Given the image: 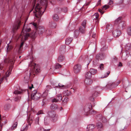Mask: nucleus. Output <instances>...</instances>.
<instances>
[{
	"instance_id": "nucleus-23",
	"label": "nucleus",
	"mask_w": 131,
	"mask_h": 131,
	"mask_svg": "<svg viewBox=\"0 0 131 131\" xmlns=\"http://www.w3.org/2000/svg\"><path fill=\"white\" fill-rule=\"evenodd\" d=\"M99 17V15L97 13H95L92 17V18L93 20L97 21Z\"/></svg>"
},
{
	"instance_id": "nucleus-49",
	"label": "nucleus",
	"mask_w": 131,
	"mask_h": 131,
	"mask_svg": "<svg viewBox=\"0 0 131 131\" xmlns=\"http://www.w3.org/2000/svg\"><path fill=\"white\" fill-rule=\"evenodd\" d=\"M86 20H84L82 22L81 25L83 27H85L86 25Z\"/></svg>"
},
{
	"instance_id": "nucleus-20",
	"label": "nucleus",
	"mask_w": 131,
	"mask_h": 131,
	"mask_svg": "<svg viewBox=\"0 0 131 131\" xmlns=\"http://www.w3.org/2000/svg\"><path fill=\"white\" fill-rule=\"evenodd\" d=\"M93 58V56H91L89 57L87 56L86 57L85 59V62L87 61V63L88 65L89 64Z\"/></svg>"
},
{
	"instance_id": "nucleus-21",
	"label": "nucleus",
	"mask_w": 131,
	"mask_h": 131,
	"mask_svg": "<svg viewBox=\"0 0 131 131\" xmlns=\"http://www.w3.org/2000/svg\"><path fill=\"white\" fill-rule=\"evenodd\" d=\"M125 48L126 50L127 51L131 48V43H129L127 44H125L124 45Z\"/></svg>"
},
{
	"instance_id": "nucleus-31",
	"label": "nucleus",
	"mask_w": 131,
	"mask_h": 131,
	"mask_svg": "<svg viewBox=\"0 0 131 131\" xmlns=\"http://www.w3.org/2000/svg\"><path fill=\"white\" fill-rule=\"evenodd\" d=\"M50 118V117H49L48 116H45L44 119L45 123L46 124H48V122L49 121Z\"/></svg>"
},
{
	"instance_id": "nucleus-42",
	"label": "nucleus",
	"mask_w": 131,
	"mask_h": 131,
	"mask_svg": "<svg viewBox=\"0 0 131 131\" xmlns=\"http://www.w3.org/2000/svg\"><path fill=\"white\" fill-rule=\"evenodd\" d=\"M74 37L77 38L79 34V32L78 30H76L74 32Z\"/></svg>"
},
{
	"instance_id": "nucleus-39",
	"label": "nucleus",
	"mask_w": 131,
	"mask_h": 131,
	"mask_svg": "<svg viewBox=\"0 0 131 131\" xmlns=\"http://www.w3.org/2000/svg\"><path fill=\"white\" fill-rule=\"evenodd\" d=\"M21 96L20 95L18 96L17 97H16L15 99V101L16 102L19 101L21 99Z\"/></svg>"
},
{
	"instance_id": "nucleus-25",
	"label": "nucleus",
	"mask_w": 131,
	"mask_h": 131,
	"mask_svg": "<svg viewBox=\"0 0 131 131\" xmlns=\"http://www.w3.org/2000/svg\"><path fill=\"white\" fill-rule=\"evenodd\" d=\"M106 29L107 31H112V30L113 29V27L111 25L108 24L106 26Z\"/></svg>"
},
{
	"instance_id": "nucleus-36",
	"label": "nucleus",
	"mask_w": 131,
	"mask_h": 131,
	"mask_svg": "<svg viewBox=\"0 0 131 131\" xmlns=\"http://www.w3.org/2000/svg\"><path fill=\"white\" fill-rule=\"evenodd\" d=\"M53 18L55 21H58L59 19V17L58 15L57 14L54 15L53 16Z\"/></svg>"
},
{
	"instance_id": "nucleus-44",
	"label": "nucleus",
	"mask_w": 131,
	"mask_h": 131,
	"mask_svg": "<svg viewBox=\"0 0 131 131\" xmlns=\"http://www.w3.org/2000/svg\"><path fill=\"white\" fill-rule=\"evenodd\" d=\"M61 65L60 64H59L58 63H57L56 64L55 67V68L56 69H59L60 68H61Z\"/></svg>"
},
{
	"instance_id": "nucleus-13",
	"label": "nucleus",
	"mask_w": 131,
	"mask_h": 131,
	"mask_svg": "<svg viewBox=\"0 0 131 131\" xmlns=\"http://www.w3.org/2000/svg\"><path fill=\"white\" fill-rule=\"evenodd\" d=\"M35 66H34V69L32 70L29 73V76L31 75L33 73H34V75H35V74H36L38 72H39L40 69L38 68H36V64H35Z\"/></svg>"
},
{
	"instance_id": "nucleus-61",
	"label": "nucleus",
	"mask_w": 131,
	"mask_h": 131,
	"mask_svg": "<svg viewBox=\"0 0 131 131\" xmlns=\"http://www.w3.org/2000/svg\"><path fill=\"white\" fill-rule=\"evenodd\" d=\"M32 25H33V26H34L35 28H37V24L36 23H33Z\"/></svg>"
},
{
	"instance_id": "nucleus-27",
	"label": "nucleus",
	"mask_w": 131,
	"mask_h": 131,
	"mask_svg": "<svg viewBox=\"0 0 131 131\" xmlns=\"http://www.w3.org/2000/svg\"><path fill=\"white\" fill-rule=\"evenodd\" d=\"M96 127L99 130L100 129L101 130L103 129V125L101 123H97Z\"/></svg>"
},
{
	"instance_id": "nucleus-7",
	"label": "nucleus",
	"mask_w": 131,
	"mask_h": 131,
	"mask_svg": "<svg viewBox=\"0 0 131 131\" xmlns=\"http://www.w3.org/2000/svg\"><path fill=\"white\" fill-rule=\"evenodd\" d=\"M93 106V105H91V103L86 105L84 108L85 112L87 113L89 112V113H91V114H94L95 113V111L92 110H90L91 107Z\"/></svg>"
},
{
	"instance_id": "nucleus-16",
	"label": "nucleus",
	"mask_w": 131,
	"mask_h": 131,
	"mask_svg": "<svg viewBox=\"0 0 131 131\" xmlns=\"http://www.w3.org/2000/svg\"><path fill=\"white\" fill-rule=\"evenodd\" d=\"M121 31L118 30H114L112 32V34L113 36L115 37H118L121 35Z\"/></svg>"
},
{
	"instance_id": "nucleus-24",
	"label": "nucleus",
	"mask_w": 131,
	"mask_h": 131,
	"mask_svg": "<svg viewBox=\"0 0 131 131\" xmlns=\"http://www.w3.org/2000/svg\"><path fill=\"white\" fill-rule=\"evenodd\" d=\"M93 82V81L90 79H86L85 80V83L87 85H90Z\"/></svg>"
},
{
	"instance_id": "nucleus-40",
	"label": "nucleus",
	"mask_w": 131,
	"mask_h": 131,
	"mask_svg": "<svg viewBox=\"0 0 131 131\" xmlns=\"http://www.w3.org/2000/svg\"><path fill=\"white\" fill-rule=\"evenodd\" d=\"M28 126L26 125L25 128H22L21 129V131H26L28 128Z\"/></svg>"
},
{
	"instance_id": "nucleus-63",
	"label": "nucleus",
	"mask_w": 131,
	"mask_h": 131,
	"mask_svg": "<svg viewBox=\"0 0 131 131\" xmlns=\"http://www.w3.org/2000/svg\"><path fill=\"white\" fill-rule=\"evenodd\" d=\"M95 33H93L92 37L93 38H94L95 37Z\"/></svg>"
},
{
	"instance_id": "nucleus-57",
	"label": "nucleus",
	"mask_w": 131,
	"mask_h": 131,
	"mask_svg": "<svg viewBox=\"0 0 131 131\" xmlns=\"http://www.w3.org/2000/svg\"><path fill=\"white\" fill-rule=\"evenodd\" d=\"M113 0H109V2L108 4V5H112L113 3Z\"/></svg>"
},
{
	"instance_id": "nucleus-62",
	"label": "nucleus",
	"mask_w": 131,
	"mask_h": 131,
	"mask_svg": "<svg viewBox=\"0 0 131 131\" xmlns=\"http://www.w3.org/2000/svg\"><path fill=\"white\" fill-rule=\"evenodd\" d=\"M122 63L121 62H119V64H118V66L122 67Z\"/></svg>"
},
{
	"instance_id": "nucleus-11",
	"label": "nucleus",
	"mask_w": 131,
	"mask_h": 131,
	"mask_svg": "<svg viewBox=\"0 0 131 131\" xmlns=\"http://www.w3.org/2000/svg\"><path fill=\"white\" fill-rule=\"evenodd\" d=\"M51 86L50 85H47L45 88V91L49 93V91L51 90V93L54 92V93H56V90L55 88L51 89Z\"/></svg>"
},
{
	"instance_id": "nucleus-18",
	"label": "nucleus",
	"mask_w": 131,
	"mask_h": 131,
	"mask_svg": "<svg viewBox=\"0 0 131 131\" xmlns=\"http://www.w3.org/2000/svg\"><path fill=\"white\" fill-rule=\"evenodd\" d=\"M128 51H126L125 52L123 53V54L122 56L123 60H125L127 59L128 56Z\"/></svg>"
},
{
	"instance_id": "nucleus-38",
	"label": "nucleus",
	"mask_w": 131,
	"mask_h": 131,
	"mask_svg": "<svg viewBox=\"0 0 131 131\" xmlns=\"http://www.w3.org/2000/svg\"><path fill=\"white\" fill-rule=\"evenodd\" d=\"M20 35L19 36V37H18V39H19L20 38V40L22 41H23V42H22L21 44V45L20 46V47H19V49L20 50V49L23 46V45H24V41H22L21 40V38H22V36H21L20 37Z\"/></svg>"
},
{
	"instance_id": "nucleus-10",
	"label": "nucleus",
	"mask_w": 131,
	"mask_h": 131,
	"mask_svg": "<svg viewBox=\"0 0 131 131\" xmlns=\"http://www.w3.org/2000/svg\"><path fill=\"white\" fill-rule=\"evenodd\" d=\"M21 23V22L19 20H18L15 23L13 28V30L14 32L18 29Z\"/></svg>"
},
{
	"instance_id": "nucleus-3",
	"label": "nucleus",
	"mask_w": 131,
	"mask_h": 131,
	"mask_svg": "<svg viewBox=\"0 0 131 131\" xmlns=\"http://www.w3.org/2000/svg\"><path fill=\"white\" fill-rule=\"evenodd\" d=\"M43 113L41 110L39 111L37 114L36 115H35L33 116L31 115L28 117L27 120V122L28 125L30 126L31 125L32 123L33 120L35 121V124H39V117L38 115L41 114H42Z\"/></svg>"
},
{
	"instance_id": "nucleus-41",
	"label": "nucleus",
	"mask_w": 131,
	"mask_h": 131,
	"mask_svg": "<svg viewBox=\"0 0 131 131\" xmlns=\"http://www.w3.org/2000/svg\"><path fill=\"white\" fill-rule=\"evenodd\" d=\"M102 89L100 86H97L95 88V91L98 92H99L101 91Z\"/></svg>"
},
{
	"instance_id": "nucleus-19",
	"label": "nucleus",
	"mask_w": 131,
	"mask_h": 131,
	"mask_svg": "<svg viewBox=\"0 0 131 131\" xmlns=\"http://www.w3.org/2000/svg\"><path fill=\"white\" fill-rule=\"evenodd\" d=\"M56 24L54 21H51L49 22V26L52 29L55 28L56 27Z\"/></svg>"
},
{
	"instance_id": "nucleus-33",
	"label": "nucleus",
	"mask_w": 131,
	"mask_h": 131,
	"mask_svg": "<svg viewBox=\"0 0 131 131\" xmlns=\"http://www.w3.org/2000/svg\"><path fill=\"white\" fill-rule=\"evenodd\" d=\"M57 105L55 104H52L51 106V108L52 110H54L57 108Z\"/></svg>"
},
{
	"instance_id": "nucleus-28",
	"label": "nucleus",
	"mask_w": 131,
	"mask_h": 131,
	"mask_svg": "<svg viewBox=\"0 0 131 131\" xmlns=\"http://www.w3.org/2000/svg\"><path fill=\"white\" fill-rule=\"evenodd\" d=\"M92 75L90 71L86 73L85 77L86 79H90Z\"/></svg>"
},
{
	"instance_id": "nucleus-53",
	"label": "nucleus",
	"mask_w": 131,
	"mask_h": 131,
	"mask_svg": "<svg viewBox=\"0 0 131 131\" xmlns=\"http://www.w3.org/2000/svg\"><path fill=\"white\" fill-rule=\"evenodd\" d=\"M99 93V92H98L95 91L94 93L93 94V96L95 97L97 96Z\"/></svg>"
},
{
	"instance_id": "nucleus-17",
	"label": "nucleus",
	"mask_w": 131,
	"mask_h": 131,
	"mask_svg": "<svg viewBox=\"0 0 131 131\" xmlns=\"http://www.w3.org/2000/svg\"><path fill=\"white\" fill-rule=\"evenodd\" d=\"M116 86L114 83H109L106 85V87L108 89H110Z\"/></svg>"
},
{
	"instance_id": "nucleus-4",
	"label": "nucleus",
	"mask_w": 131,
	"mask_h": 131,
	"mask_svg": "<svg viewBox=\"0 0 131 131\" xmlns=\"http://www.w3.org/2000/svg\"><path fill=\"white\" fill-rule=\"evenodd\" d=\"M14 60L9 58H6L4 59V61L0 63V69L2 70L3 68L7 66L9 63L14 64Z\"/></svg>"
},
{
	"instance_id": "nucleus-43",
	"label": "nucleus",
	"mask_w": 131,
	"mask_h": 131,
	"mask_svg": "<svg viewBox=\"0 0 131 131\" xmlns=\"http://www.w3.org/2000/svg\"><path fill=\"white\" fill-rule=\"evenodd\" d=\"M17 122H16L14 123L13 124V126L12 128V129H14L15 128H16L17 126Z\"/></svg>"
},
{
	"instance_id": "nucleus-30",
	"label": "nucleus",
	"mask_w": 131,
	"mask_h": 131,
	"mask_svg": "<svg viewBox=\"0 0 131 131\" xmlns=\"http://www.w3.org/2000/svg\"><path fill=\"white\" fill-rule=\"evenodd\" d=\"M65 59L64 56H59L58 59V62H60L63 61Z\"/></svg>"
},
{
	"instance_id": "nucleus-60",
	"label": "nucleus",
	"mask_w": 131,
	"mask_h": 131,
	"mask_svg": "<svg viewBox=\"0 0 131 131\" xmlns=\"http://www.w3.org/2000/svg\"><path fill=\"white\" fill-rule=\"evenodd\" d=\"M10 73H9V72H8V71L7 73H6V77H8L9 75H10Z\"/></svg>"
},
{
	"instance_id": "nucleus-8",
	"label": "nucleus",
	"mask_w": 131,
	"mask_h": 131,
	"mask_svg": "<svg viewBox=\"0 0 131 131\" xmlns=\"http://www.w3.org/2000/svg\"><path fill=\"white\" fill-rule=\"evenodd\" d=\"M48 115L50 118L54 121H56L58 119L56 112L54 111H51L49 112Z\"/></svg>"
},
{
	"instance_id": "nucleus-29",
	"label": "nucleus",
	"mask_w": 131,
	"mask_h": 131,
	"mask_svg": "<svg viewBox=\"0 0 131 131\" xmlns=\"http://www.w3.org/2000/svg\"><path fill=\"white\" fill-rule=\"evenodd\" d=\"M110 71H108L107 72L105 73L103 75H102L101 78H103L107 77L110 74Z\"/></svg>"
},
{
	"instance_id": "nucleus-47",
	"label": "nucleus",
	"mask_w": 131,
	"mask_h": 131,
	"mask_svg": "<svg viewBox=\"0 0 131 131\" xmlns=\"http://www.w3.org/2000/svg\"><path fill=\"white\" fill-rule=\"evenodd\" d=\"M94 96H93L92 97H91L90 98V100L92 102L91 103V105H93V103H94V102H93L94 99Z\"/></svg>"
},
{
	"instance_id": "nucleus-64",
	"label": "nucleus",
	"mask_w": 131,
	"mask_h": 131,
	"mask_svg": "<svg viewBox=\"0 0 131 131\" xmlns=\"http://www.w3.org/2000/svg\"><path fill=\"white\" fill-rule=\"evenodd\" d=\"M101 0L98 1L97 2V5H100L101 4Z\"/></svg>"
},
{
	"instance_id": "nucleus-45",
	"label": "nucleus",
	"mask_w": 131,
	"mask_h": 131,
	"mask_svg": "<svg viewBox=\"0 0 131 131\" xmlns=\"http://www.w3.org/2000/svg\"><path fill=\"white\" fill-rule=\"evenodd\" d=\"M48 93L45 91L43 92L42 95L41 96L42 97H45L48 94Z\"/></svg>"
},
{
	"instance_id": "nucleus-54",
	"label": "nucleus",
	"mask_w": 131,
	"mask_h": 131,
	"mask_svg": "<svg viewBox=\"0 0 131 131\" xmlns=\"http://www.w3.org/2000/svg\"><path fill=\"white\" fill-rule=\"evenodd\" d=\"M59 86L61 88H65V86L64 85H62L60 83L58 84Z\"/></svg>"
},
{
	"instance_id": "nucleus-9",
	"label": "nucleus",
	"mask_w": 131,
	"mask_h": 131,
	"mask_svg": "<svg viewBox=\"0 0 131 131\" xmlns=\"http://www.w3.org/2000/svg\"><path fill=\"white\" fill-rule=\"evenodd\" d=\"M37 29L36 31L39 35L42 34L45 31V28L42 26H39Z\"/></svg>"
},
{
	"instance_id": "nucleus-14",
	"label": "nucleus",
	"mask_w": 131,
	"mask_h": 131,
	"mask_svg": "<svg viewBox=\"0 0 131 131\" xmlns=\"http://www.w3.org/2000/svg\"><path fill=\"white\" fill-rule=\"evenodd\" d=\"M104 53H101L97 54L96 57V58L98 60H101L104 58Z\"/></svg>"
},
{
	"instance_id": "nucleus-58",
	"label": "nucleus",
	"mask_w": 131,
	"mask_h": 131,
	"mask_svg": "<svg viewBox=\"0 0 131 131\" xmlns=\"http://www.w3.org/2000/svg\"><path fill=\"white\" fill-rule=\"evenodd\" d=\"M103 9H99V12L102 14H103V13L104 12V11H103Z\"/></svg>"
},
{
	"instance_id": "nucleus-12",
	"label": "nucleus",
	"mask_w": 131,
	"mask_h": 131,
	"mask_svg": "<svg viewBox=\"0 0 131 131\" xmlns=\"http://www.w3.org/2000/svg\"><path fill=\"white\" fill-rule=\"evenodd\" d=\"M81 68V66L79 64L75 65L73 68L74 71L75 73H78L80 70Z\"/></svg>"
},
{
	"instance_id": "nucleus-51",
	"label": "nucleus",
	"mask_w": 131,
	"mask_h": 131,
	"mask_svg": "<svg viewBox=\"0 0 131 131\" xmlns=\"http://www.w3.org/2000/svg\"><path fill=\"white\" fill-rule=\"evenodd\" d=\"M102 121L103 122L105 123L107 122V119L105 117H103L102 118Z\"/></svg>"
},
{
	"instance_id": "nucleus-59",
	"label": "nucleus",
	"mask_w": 131,
	"mask_h": 131,
	"mask_svg": "<svg viewBox=\"0 0 131 131\" xmlns=\"http://www.w3.org/2000/svg\"><path fill=\"white\" fill-rule=\"evenodd\" d=\"M62 11L64 13L67 12V8H64L62 9Z\"/></svg>"
},
{
	"instance_id": "nucleus-2",
	"label": "nucleus",
	"mask_w": 131,
	"mask_h": 131,
	"mask_svg": "<svg viewBox=\"0 0 131 131\" xmlns=\"http://www.w3.org/2000/svg\"><path fill=\"white\" fill-rule=\"evenodd\" d=\"M30 30L31 29L30 28H28V27L25 28V26H24L20 37L22 36V41H25L29 37L33 39H34L36 37L37 34L36 31L33 32L29 35L28 32L30 31Z\"/></svg>"
},
{
	"instance_id": "nucleus-34",
	"label": "nucleus",
	"mask_w": 131,
	"mask_h": 131,
	"mask_svg": "<svg viewBox=\"0 0 131 131\" xmlns=\"http://www.w3.org/2000/svg\"><path fill=\"white\" fill-rule=\"evenodd\" d=\"M85 27H80L79 28L80 31L82 33H84L85 32Z\"/></svg>"
},
{
	"instance_id": "nucleus-1",
	"label": "nucleus",
	"mask_w": 131,
	"mask_h": 131,
	"mask_svg": "<svg viewBox=\"0 0 131 131\" xmlns=\"http://www.w3.org/2000/svg\"><path fill=\"white\" fill-rule=\"evenodd\" d=\"M47 0H33V4L35 7V16L37 18H40L46 9L47 5Z\"/></svg>"
},
{
	"instance_id": "nucleus-6",
	"label": "nucleus",
	"mask_w": 131,
	"mask_h": 131,
	"mask_svg": "<svg viewBox=\"0 0 131 131\" xmlns=\"http://www.w3.org/2000/svg\"><path fill=\"white\" fill-rule=\"evenodd\" d=\"M41 96V94L37 92V90H35L32 92L31 97L32 100H37L39 99Z\"/></svg>"
},
{
	"instance_id": "nucleus-5",
	"label": "nucleus",
	"mask_w": 131,
	"mask_h": 131,
	"mask_svg": "<svg viewBox=\"0 0 131 131\" xmlns=\"http://www.w3.org/2000/svg\"><path fill=\"white\" fill-rule=\"evenodd\" d=\"M122 21V17H119L115 20L114 24L115 25H118V26L119 28L123 29L125 28L126 24L124 21Z\"/></svg>"
},
{
	"instance_id": "nucleus-48",
	"label": "nucleus",
	"mask_w": 131,
	"mask_h": 131,
	"mask_svg": "<svg viewBox=\"0 0 131 131\" xmlns=\"http://www.w3.org/2000/svg\"><path fill=\"white\" fill-rule=\"evenodd\" d=\"M22 93V92L19 91L18 90H15L14 92V93L16 95L18 94H20Z\"/></svg>"
},
{
	"instance_id": "nucleus-35",
	"label": "nucleus",
	"mask_w": 131,
	"mask_h": 131,
	"mask_svg": "<svg viewBox=\"0 0 131 131\" xmlns=\"http://www.w3.org/2000/svg\"><path fill=\"white\" fill-rule=\"evenodd\" d=\"M90 71L92 74H94L97 72V70L93 69H90Z\"/></svg>"
},
{
	"instance_id": "nucleus-52",
	"label": "nucleus",
	"mask_w": 131,
	"mask_h": 131,
	"mask_svg": "<svg viewBox=\"0 0 131 131\" xmlns=\"http://www.w3.org/2000/svg\"><path fill=\"white\" fill-rule=\"evenodd\" d=\"M40 130H39V131L41 130V131H49L50 129H45L43 128L40 127L39 129Z\"/></svg>"
},
{
	"instance_id": "nucleus-56",
	"label": "nucleus",
	"mask_w": 131,
	"mask_h": 131,
	"mask_svg": "<svg viewBox=\"0 0 131 131\" xmlns=\"http://www.w3.org/2000/svg\"><path fill=\"white\" fill-rule=\"evenodd\" d=\"M100 68L101 70H102L104 69L103 64H102L100 66Z\"/></svg>"
},
{
	"instance_id": "nucleus-32",
	"label": "nucleus",
	"mask_w": 131,
	"mask_h": 131,
	"mask_svg": "<svg viewBox=\"0 0 131 131\" xmlns=\"http://www.w3.org/2000/svg\"><path fill=\"white\" fill-rule=\"evenodd\" d=\"M63 94L64 96H68L71 94V93L70 91L67 90V91H63Z\"/></svg>"
},
{
	"instance_id": "nucleus-46",
	"label": "nucleus",
	"mask_w": 131,
	"mask_h": 131,
	"mask_svg": "<svg viewBox=\"0 0 131 131\" xmlns=\"http://www.w3.org/2000/svg\"><path fill=\"white\" fill-rule=\"evenodd\" d=\"M109 7V6L108 5H105L103 6V9L105 10L108 8Z\"/></svg>"
},
{
	"instance_id": "nucleus-50",
	"label": "nucleus",
	"mask_w": 131,
	"mask_h": 131,
	"mask_svg": "<svg viewBox=\"0 0 131 131\" xmlns=\"http://www.w3.org/2000/svg\"><path fill=\"white\" fill-rule=\"evenodd\" d=\"M68 100V98L66 97H64V100H62V101L64 103H66Z\"/></svg>"
},
{
	"instance_id": "nucleus-26",
	"label": "nucleus",
	"mask_w": 131,
	"mask_h": 131,
	"mask_svg": "<svg viewBox=\"0 0 131 131\" xmlns=\"http://www.w3.org/2000/svg\"><path fill=\"white\" fill-rule=\"evenodd\" d=\"M72 40L73 39L72 38H67L65 40L66 44L67 45H69L70 43Z\"/></svg>"
},
{
	"instance_id": "nucleus-37",
	"label": "nucleus",
	"mask_w": 131,
	"mask_h": 131,
	"mask_svg": "<svg viewBox=\"0 0 131 131\" xmlns=\"http://www.w3.org/2000/svg\"><path fill=\"white\" fill-rule=\"evenodd\" d=\"M127 32L129 35L131 36V27L127 28Z\"/></svg>"
},
{
	"instance_id": "nucleus-55",
	"label": "nucleus",
	"mask_w": 131,
	"mask_h": 131,
	"mask_svg": "<svg viewBox=\"0 0 131 131\" xmlns=\"http://www.w3.org/2000/svg\"><path fill=\"white\" fill-rule=\"evenodd\" d=\"M51 30H46V34L48 35H50L51 34Z\"/></svg>"
},
{
	"instance_id": "nucleus-15",
	"label": "nucleus",
	"mask_w": 131,
	"mask_h": 131,
	"mask_svg": "<svg viewBox=\"0 0 131 131\" xmlns=\"http://www.w3.org/2000/svg\"><path fill=\"white\" fill-rule=\"evenodd\" d=\"M62 99V97L61 94L58 95L56 99L54 98L52 100V101L53 103L57 102L58 101H61Z\"/></svg>"
},
{
	"instance_id": "nucleus-22",
	"label": "nucleus",
	"mask_w": 131,
	"mask_h": 131,
	"mask_svg": "<svg viewBox=\"0 0 131 131\" xmlns=\"http://www.w3.org/2000/svg\"><path fill=\"white\" fill-rule=\"evenodd\" d=\"M95 126L93 124H91L88 125L87 127L88 131H92Z\"/></svg>"
}]
</instances>
